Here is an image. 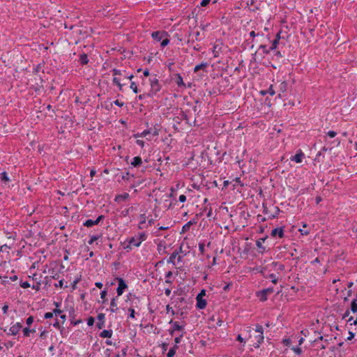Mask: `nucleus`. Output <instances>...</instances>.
Wrapping results in <instances>:
<instances>
[{
    "label": "nucleus",
    "mask_w": 357,
    "mask_h": 357,
    "mask_svg": "<svg viewBox=\"0 0 357 357\" xmlns=\"http://www.w3.org/2000/svg\"><path fill=\"white\" fill-rule=\"evenodd\" d=\"M245 149H241V144L233 137H228L225 144V164H238L241 167V162L243 161L241 159Z\"/></svg>",
    "instance_id": "f257e3e1"
},
{
    "label": "nucleus",
    "mask_w": 357,
    "mask_h": 357,
    "mask_svg": "<svg viewBox=\"0 0 357 357\" xmlns=\"http://www.w3.org/2000/svg\"><path fill=\"white\" fill-rule=\"evenodd\" d=\"M238 108L237 98L231 92L225 93V111H227L225 114H234Z\"/></svg>",
    "instance_id": "f03ea898"
},
{
    "label": "nucleus",
    "mask_w": 357,
    "mask_h": 357,
    "mask_svg": "<svg viewBox=\"0 0 357 357\" xmlns=\"http://www.w3.org/2000/svg\"><path fill=\"white\" fill-rule=\"evenodd\" d=\"M230 239V245L229 246L228 250H227V255L228 257H232V260H235L236 257L235 254H238L239 256L242 258V252L241 249L239 247V242L236 238H234L232 236H229Z\"/></svg>",
    "instance_id": "7ed1b4c3"
},
{
    "label": "nucleus",
    "mask_w": 357,
    "mask_h": 357,
    "mask_svg": "<svg viewBox=\"0 0 357 357\" xmlns=\"http://www.w3.org/2000/svg\"><path fill=\"white\" fill-rule=\"evenodd\" d=\"M148 235L145 232L138 233L135 236L132 237L128 241L129 246L138 248L141 245L142 243L147 239Z\"/></svg>",
    "instance_id": "20e7f679"
},
{
    "label": "nucleus",
    "mask_w": 357,
    "mask_h": 357,
    "mask_svg": "<svg viewBox=\"0 0 357 357\" xmlns=\"http://www.w3.org/2000/svg\"><path fill=\"white\" fill-rule=\"evenodd\" d=\"M151 90L147 93L148 97H153L160 90L161 85L156 77L150 79Z\"/></svg>",
    "instance_id": "39448f33"
},
{
    "label": "nucleus",
    "mask_w": 357,
    "mask_h": 357,
    "mask_svg": "<svg viewBox=\"0 0 357 357\" xmlns=\"http://www.w3.org/2000/svg\"><path fill=\"white\" fill-rule=\"evenodd\" d=\"M271 52V50H270V47H268L266 44H260L258 50L252 54V59L256 61V56L257 54L263 59L265 55L269 54Z\"/></svg>",
    "instance_id": "423d86ee"
},
{
    "label": "nucleus",
    "mask_w": 357,
    "mask_h": 357,
    "mask_svg": "<svg viewBox=\"0 0 357 357\" xmlns=\"http://www.w3.org/2000/svg\"><path fill=\"white\" fill-rule=\"evenodd\" d=\"M125 71H121V70L116 69V68H114L112 70V74L114 76L113 79H112V82H113V84H114L118 86V87H119L120 91L122 90V87H123V85H125V84H121V79L119 77H118V76L123 75V73Z\"/></svg>",
    "instance_id": "0eeeda50"
},
{
    "label": "nucleus",
    "mask_w": 357,
    "mask_h": 357,
    "mask_svg": "<svg viewBox=\"0 0 357 357\" xmlns=\"http://www.w3.org/2000/svg\"><path fill=\"white\" fill-rule=\"evenodd\" d=\"M274 289L273 287H268L266 289H264L261 291H258L256 292L257 297L259 299L260 301L264 302L268 299V295L272 294Z\"/></svg>",
    "instance_id": "6e6552de"
},
{
    "label": "nucleus",
    "mask_w": 357,
    "mask_h": 357,
    "mask_svg": "<svg viewBox=\"0 0 357 357\" xmlns=\"http://www.w3.org/2000/svg\"><path fill=\"white\" fill-rule=\"evenodd\" d=\"M115 280L118 282V287L116 289L117 296H120L128 288V285L122 278L116 277Z\"/></svg>",
    "instance_id": "1a4fd4ad"
},
{
    "label": "nucleus",
    "mask_w": 357,
    "mask_h": 357,
    "mask_svg": "<svg viewBox=\"0 0 357 357\" xmlns=\"http://www.w3.org/2000/svg\"><path fill=\"white\" fill-rule=\"evenodd\" d=\"M22 328V324L20 322H17L10 327L8 331L6 332V334L8 335H16Z\"/></svg>",
    "instance_id": "9d476101"
},
{
    "label": "nucleus",
    "mask_w": 357,
    "mask_h": 357,
    "mask_svg": "<svg viewBox=\"0 0 357 357\" xmlns=\"http://www.w3.org/2000/svg\"><path fill=\"white\" fill-rule=\"evenodd\" d=\"M179 252L180 251H178L177 250H174L168 259L167 263L175 266L176 259L177 260V262H180L182 260V257L178 255Z\"/></svg>",
    "instance_id": "9b49d317"
},
{
    "label": "nucleus",
    "mask_w": 357,
    "mask_h": 357,
    "mask_svg": "<svg viewBox=\"0 0 357 357\" xmlns=\"http://www.w3.org/2000/svg\"><path fill=\"white\" fill-rule=\"evenodd\" d=\"M169 35L167 32L165 31H157L151 33L153 39L158 42L161 41L165 37H167Z\"/></svg>",
    "instance_id": "f8f14e48"
},
{
    "label": "nucleus",
    "mask_w": 357,
    "mask_h": 357,
    "mask_svg": "<svg viewBox=\"0 0 357 357\" xmlns=\"http://www.w3.org/2000/svg\"><path fill=\"white\" fill-rule=\"evenodd\" d=\"M172 325V328L169 330V333L173 335L176 331L183 332L184 331V326L181 325L178 321H173L172 320L169 322Z\"/></svg>",
    "instance_id": "ddd939ff"
},
{
    "label": "nucleus",
    "mask_w": 357,
    "mask_h": 357,
    "mask_svg": "<svg viewBox=\"0 0 357 357\" xmlns=\"http://www.w3.org/2000/svg\"><path fill=\"white\" fill-rule=\"evenodd\" d=\"M305 158V154L303 153V152L301 151V149H298L296 154L294 155H292L291 158H290V160L291 161H294L296 163H301L303 161V159Z\"/></svg>",
    "instance_id": "4468645a"
},
{
    "label": "nucleus",
    "mask_w": 357,
    "mask_h": 357,
    "mask_svg": "<svg viewBox=\"0 0 357 357\" xmlns=\"http://www.w3.org/2000/svg\"><path fill=\"white\" fill-rule=\"evenodd\" d=\"M284 227H279L274 228L271 233V235L272 237H279L280 238H282L284 236Z\"/></svg>",
    "instance_id": "2eb2a0df"
},
{
    "label": "nucleus",
    "mask_w": 357,
    "mask_h": 357,
    "mask_svg": "<svg viewBox=\"0 0 357 357\" xmlns=\"http://www.w3.org/2000/svg\"><path fill=\"white\" fill-rule=\"evenodd\" d=\"M267 238L268 236H266L256 241V245L259 249V253L263 254L266 251V248L262 245V243L264 242L267 239Z\"/></svg>",
    "instance_id": "dca6fc26"
},
{
    "label": "nucleus",
    "mask_w": 357,
    "mask_h": 357,
    "mask_svg": "<svg viewBox=\"0 0 357 357\" xmlns=\"http://www.w3.org/2000/svg\"><path fill=\"white\" fill-rule=\"evenodd\" d=\"M212 68L213 71H217L216 75L222 76L223 74V68L220 66V61L217 62H213L212 63Z\"/></svg>",
    "instance_id": "f3484780"
},
{
    "label": "nucleus",
    "mask_w": 357,
    "mask_h": 357,
    "mask_svg": "<svg viewBox=\"0 0 357 357\" xmlns=\"http://www.w3.org/2000/svg\"><path fill=\"white\" fill-rule=\"evenodd\" d=\"M222 44L221 43L215 44L213 48L214 57H218L222 52Z\"/></svg>",
    "instance_id": "a211bd4d"
},
{
    "label": "nucleus",
    "mask_w": 357,
    "mask_h": 357,
    "mask_svg": "<svg viewBox=\"0 0 357 357\" xmlns=\"http://www.w3.org/2000/svg\"><path fill=\"white\" fill-rule=\"evenodd\" d=\"M250 40L251 39L252 42L259 43V37H264V34L263 33H255V31H252L249 33Z\"/></svg>",
    "instance_id": "6ab92c4d"
},
{
    "label": "nucleus",
    "mask_w": 357,
    "mask_h": 357,
    "mask_svg": "<svg viewBox=\"0 0 357 357\" xmlns=\"http://www.w3.org/2000/svg\"><path fill=\"white\" fill-rule=\"evenodd\" d=\"M253 249L254 246L252 243L246 242L243 246V249L241 250L242 255L247 256Z\"/></svg>",
    "instance_id": "aec40b11"
},
{
    "label": "nucleus",
    "mask_w": 357,
    "mask_h": 357,
    "mask_svg": "<svg viewBox=\"0 0 357 357\" xmlns=\"http://www.w3.org/2000/svg\"><path fill=\"white\" fill-rule=\"evenodd\" d=\"M105 314L103 313L98 314L97 319H98V323H97V327L99 329L105 327Z\"/></svg>",
    "instance_id": "412c9836"
},
{
    "label": "nucleus",
    "mask_w": 357,
    "mask_h": 357,
    "mask_svg": "<svg viewBox=\"0 0 357 357\" xmlns=\"http://www.w3.org/2000/svg\"><path fill=\"white\" fill-rule=\"evenodd\" d=\"M256 342L252 344V347L257 349L260 347V344L264 342V335L259 334L255 336Z\"/></svg>",
    "instance_id": "4be33fe9"
},
{
    "label": "nucleus",
    "mask_w": 357,
    "mask_h": 357,
    "mask_svg": "<svg viewBox=\"0 0 357 357\" xmlns=\"http://www.w3.org/2000/svg\"><path fill=\"white\" fill-rule=\"evenodd\" d=\"M197 300V304L196 306L198 309H204L206 306V301L203 298H196Z\"/></svg>",
    "instance_id": "5701e85b"
},
{
    "label": "nucleus",
    "mask_w": 357,
    "mask_h": 357,
    "mask_svg": "<svg viewBox=\"0 0 357 357\" xmlns=\"http://www.w3.org/2000/svg\"><path fill=\"white\" fill-rule=\"evenodd\" d=\"M119 310L117 306V298H113L110 302L109 310L111 312H116Z\"/></svg>",
    "instance_id": "b1692460"
},
{
    "label": "nucleus",
    "mask_w": 357,
    "mask_h": 357,
    "mask_svg": "<svg viewBox=\"0 0 357 357\" xmlns=\"http://www.w3.org/2000/svg\"><path fill=\"white\" fill-rule=\"evenodd\" d=\"M208 66V63L206 62H202L197 66H195L194 68V72L195 73H197L198 71L201 70H206V68Z\"/></svg>",
    "instance_id": "393cba45"
},
{
    "label": "nucleus",
    "mask_w": 357,
    "mask_h": 357,
    "mask_svg": "<svg viewBox=\"0 0 357 357\" xmlns=\"http://www.w3.org/2000/svg\"><path fill=\"white\" fill-rule=\"evenodd\" d=\"M157 250L160 255L166 253V244L165 242H160L157 245Z\"/></svg>",
    "instance_id": "a878e982"
},
{
    "label": "nucleus",
    "mask_w": 357,
    "mask_h": 357,
    "mask_svg": "<svg viewBox=\"0 0 357 357\" xmlns=\"http://www.w3.org/2000/svg\"><path fill=\"white\" fill-rule=\"evenodd\" d=\"M129 197H130V195L128 192H125V193L121 194V195H117L114 198V201L115 202L125 201V200L128 199Z\"/></svg>",
    "instance_id": "bb28decb"
},
{
    "label": "nucleus",
    "mask_w": 357,
    "mask_h": 357,
    "mask_svg": "<svg viewBox=\"0 0 357 357\" xmlns=\"http://www.w3.org/2000/svg\"><path fill=\"white\" fill-rule=\"evenodd\" d=\"M112 330H103L100 333V337L102 338H110L112 336Z\"/></svg>",
    "instance_id": "cd10ccee"
},
{
    "label": "nucleus",
    "mask_w": 357,
    "mask_h": 357,
    "mask_svg": "<svg viewBox=\"0 0 357 357\" xmlns=\"http://www.w3.org/2000/svg\"><path fill=\"white\" fill-rule=\"evenodd\" d=\"M271 266L277 271H282L284 270V265L280 262L273 261L271 264Z\"/></svg>",
    "instance_id": "c85d7f7f"
},
{
    "label": "nucleus",
    "mask_w": 357,
    "mask_h": 357,
    "mask_svg": "<svg viewBox=\"0 0 357 357\" xmlns=\"http://www.w3.org/2000/svg\"><path fill=\"white\" fill-rule=\"evenodd\" d=\"M142 163V160L139 156H135L133 158L132 161L131 162V165L136 167L141 165Z\"/></svg>",
    "instance_id": "c756f323"
},
{
    "label": "nucleus",
    "mask_w": 357,
    "mask_h": 357,
    "mask_svg": "<svg viewBox=\"0 0 357 357\" xmlns=\"http://www.w3.org/2000/svg\"><path fill=\"white\" fill-rule=\"evenodd\" d=\"M0 180L5 184L8 183L10 181L8 176V174L6 172L0 173Z\"/></svg>",
    "instance_id": "7c9ffc66"
},
{
    "label": "nucleus",
    "mask_w": 357,
    "mask_h": 357,
    "mask_svg": "<svg viewBox=\"0 0 357 357\" xmlns=\"http://www.w3.org/2000/svg\"><path fill=\"white\" fill-rule=\"evenodd\" d=\"M288 89V83L287 81H283L279 86V91L282 93L287 92Z\"/></svg>",
    "instance_id": "2f4dec72"
},
{
    "label": "nucleus",
    "mask_w": 357,
    "mask_h": 357,
    "mask_svg": "<svg viewBox=\"0 0 357 357\" xmlns=\"http://www.w3.org/2000/svg\"><path fill=\"white\" fill-rule=\"evenodd\" d=\"M222 218V214L221 212V206H220L218 209H217V208L215 209V214H214V216H213V219L214 220H221Z\"/></svg>",
    "instance_id": "473e14b6"
},
{
    "label": "nucleus",
    "mask_w": 357,
    "mask_h": 357,
    "mask_svg": "<svg viewBox=\"0 0 357 357\" xmlns=\"http://www.w3.org/2000/svg\"><path fill=\"white\" fill-rule=\"evenodd\" d=\"M308 225L306 223L303 222V228L299 229L301 235H308L310 234V229H307Z\"/></svg>",
    "instance_id": "72a5a7b5"
},
{
    "label": "nucleus",
    "mask_w": 357,
    "mask_h": 357,
    "mask_svg": "<svg viewBox=\"0 0 357 357\" xmlns=\"http://www.w3.org/2000/svg\"><path fill=\"white\" fill-rule=\"evenodd\" d=\"M13 246V243H5L0 247L1 252H7L8 250L11 249Z\"/></svg>",
    "instance_id": "f704fd0d"
},
{
    "label": "nucleus",
    "mask_w": 357,
    "mask_h": 357,
    "mask_svg": "<svg viewBox=\"0 0 357 357\" xmlns=\"http://www.w3.org/2000/svg\"><path fill=\"white\" fill-rule=\"evenodd\" d=\"M79 62L82 65H86L89 63V59L86 54H82L79 56Z\"/></svg>",
    "instance_id": "c9c22d12"
},
{
    "label": "nucleus",
    "mask_w": 357,
    "mask_h": 357,
    "mask_svg": "<svg viewBox=\"0 0 357 357\" xmlns=\"http://www.w3.org/2000/svg\"><path fill=\"white\" fill-rule=\"evenodd\" d=\"M139 218H140V221L139 223V228L143 229L145 227L144 225L146 224V215H145V214H141Z\"/></svg>",
    "instance_id": "e433bc0d"
},
{
    "label": "nucleus",
    "mask_w": 357,
    "mask_h": 357,
    "mask_svg": "<svg viewBox=\"0 0 357 357\" xmlns=\"http://www.w3.org/2000/svg\"><path fill=\"white\" fill-rule=\"evenodd\" d=\"M350 310L353 313H356V312H357V299H353L351 301V305H350Z\"/></svg>",
    "instance_id": "4c0bfd02"
},
{
    "label": "nucleus",
    "mask_w": 357,
    "mask_h": 357,
    "mask_svg": "<svg viewBox=\"0 0 357 357\" xmlns=\"http://www.w3.org/2000/svg\"><path fill=\"white\" fill-rule=\"evenodd\" d=\"M178 349L177 345H174L172 348H171L167 354V357H174L176 354V349Z\"/></svg>",
    "instance_id": "58836bf2"
},
{
    "label": "nucleus",
    "mask_w": 357,
    "mask_h": 357,
    "mask_svg": "<svg viewBox=\"0 0 357 357\" xmlns=\"http://www.w3.org/2000/svg\"><path fill=\"white\" fill-rule=\"evenodd\" d=\"M274 208H275V213L273 214L268 215V219L271 220V219H274V218H277L278 215H279L280 212L281 211L278 206H275Z\"/></svg>",
    "instance_id": "ea45409f"
},
{
    "label": "nucleus",
    "mask_w": 357,
    "mask_h": 357,
    "mask_svg": "<svg viewBox=\"0 0 357 357\" xmlns=\"http://www.w3.org/2000/svg\"><path fill=\"white\" fill-rule=\"evenodd\" d=\"M253 42L250 41V38H246L243 45H244V48L245 49L246 47H248L250 49L254 48V45L252 44Z\"/></svg>",
    "instance_id": "a19ab883"
},
{
    "label": "nucleus",
    "mask_w": 357,
    "mask_h": 357,
    "mask_svg": "<svg viewBox=\"0 0 357 357\" xmlns=\"http://www.w3.org/2000/svg\"><path fill=\"white\" fill-rule=\"evenodd\" d=\"M279 43H280L279 40L273 39L271 41V45L270 46V50H271V51L275 50L278 48Z\"/></svg>",
    "instance_id": "79ce46f5"
},
{
    "label": "nucleus",
    "mask_w": 357,
    "mask_h": 357,
    "mask_svg": "<svg viewBox=\"0 0 357 357\" xmlns=\"http://www.w3.org/2000/svg\"><path fill=\"white\" fill-rule=\"evenodd\" d=\"M176 82L178 86H185L183 78L180 74L177 75Z\"/></svg>",
    "instance_id": "37998d69"
},
{
    "label": "nucleus",
    "mask_w": 357,
    "mask_h": 357,
    "mask_svg": "<svg viewBox=\"0 0 357 357\" xmlns=\"http://www.w3.org/2000/svg\"><path fill=\"white\" fill-rule=\"evenodd\" d=\"M83 225L86 227H91L94 225H96L94 220H86L84 223Z\"/></svg>",
    "instance_id": "c03bdc74"
},
{
    "label": "nucleus",
    "mask_w": 357,
    "mask_h": 357,
    "mask_svg": "<svg viewBox=\"0 0 357 357\" xmlns=\"http://www.w3.org/2000/svg\"><path fill=\"white\" fill-rule=\"evenodd\" d=\"M266 278L271 279V282L273 284H277L278 283V278H276V276H275V275L274 273H271V274L267 275V278Z\"/></svg>",
    "instance_id": "a18cd8bd"
},
{
    "label": "nucleus",
    "mask_w": 357,
    "mask_h": 357,
    "mask_svg": "<svg viewBox=\"0 0 357 357\" xmlns=\"http://www.w3.org/2000/svg\"><path fill=\"white\" fill-rule=\"evenodd\" d=\"M100 237H101V235H98V236L93 235V236H90V239H89V241H88V243H89V245H91V244H93L96 241H97L98 239H99Z\"/></svg>",
    "instance_id": "49530a36"
},
{
    "label": "nucleus",
    "mask_w": 357,
    "mask_h": 357,
    "mask_svg": "<svg viewBox=\"0 0 357 357\" xmlns=\"http://www.w3.org/2000/svg\"><path fill=\"white\" fill-rule=\"evenodd\" d=\"M151 130H144L142 133H137L135 137H146L148 135H149L150 133H151Z\"/></svg>",
    "instance_id": "de8ad7c7"
},
{
    "label": "nucleus",
    "mask_w": 357,
    "mask_h": 357,
    "mask_svg": "<svg viewBox=\"0 0 357 357\" xmlns=\"http://www.w3.org/2000/svg\"><path fill=\"white\" fill-rule=\"evenodd\" d=\"M262 270L261 266H256L253 268H251V271L254 273H260V271Z\"/></svg>",
    "instance_id": "09e8293b"
},
{
    "label": "nucleus",
    "mask_w": 357,
    "mask_h": 357,
    "mask_svg": "<svg viewBox=\"0 0 357 357\" xmlns=\"http://www.w3.org/2000/svg\"><path fill=\"white\" fill-rule=\"evenodd\" d=\"M6 238H7V242L6 243H13V245L14 244L15 237H14L13 235H12L11 234L8 233L6 234Z\"/></svg>",
    "instance_id": "8fccbe9b"
},
{
    "label": "nucleus",
    "mask_w": 357,
    "mask_h": 357,
    "mask_svg": "<svg viewBox=\"0 0 357 357\" xmlns=\"http://www.w3.org/2000/svg\"><path fill=\"white\" fill-rule=\"evenodd\" d=\"M130 89L132 90V91L135 93H138V89H137V86L135 82H131L130 83Z\"/></svg>",
    "instance_id": "3c124183"
},
{
    "label": "nucleus",
    "mask_w": 357,
    "mask_h": 357,
    "mask_svg": "<svg viewBox=\"0 0 357 357\" xmlns=\"http://www.w3.org/2000/svg\"><path fill=\"white\" fill-rule=\"evenodd\" d=\"M255 331L259 333L261 335H264V328L263 326L260 324L256 325Z\"/></svg>",
    "instance_id": "603ef678"
},
{
    "label": "nucleus",
    "mask_w": 357,
    "mask_h": 357,
    "mask_svg": "<svg viewBox=\"0 0 357 357\" xmlns=\"http://www.w3.org/2000/svg\"><path fill=\"white\" fill-rule=\"evenodd\" d=\"M107 290H103L100 292V298L102 300V303H105L107 301L106 296H107Z\"/></svg>",
    "instance_id": "864d4df0"
},
{
    "label": "nucleus",
    "mask_w": 357,
    "mask_h": 357,
    "mask_svg": "<svg viewBox=\"0 0 357 357\" xmlns=\"http://www.w3.org/2000/svg\"><path fill=\"white\" fill-rule=\"evenodd\" d=\"M169 43V40L168 39V36H167V37H165V38L161 40L160 45H161L162 47H164L167 46Z\"/></svg>",
    "instance_id": "5fc2aeb1"
},
{
    "label": "nucleus",
    "mask_w": 357,
    "mask_h": 357,
    "mask_svg": "<svg viewBox=\"0 0 357 357\" xmlns=\"http://www.w3.org/2000/svg\"><path fill=\"white\" fill-rule=\"evenodd\" d=\"M267 94L273 96L275 94V91L273 89V86L271 84L268 89H266Z\"/></svg>",
    "instance_id": "6e6d98bb"
},
{
    "label": "nucleus",
    "mask_w": 357,
    "mask_h": 357,
    "mask_svg": "<svg viewBox=\"0 0 357 357\" xmlns=\"http://www.w3.org/2000/svg\"><path fill=\"white\" fill-rule=\"evenodd\" d=\"M291 350H293L297 355H301L303 352L302 349L299 347H293Z\"/></svg>",
    "instance_id": "4d7b16f0"
},
{
    "label": "nucleus",
    "mask_w": 357,
    "mask_h": 357,
    "mask_svg": "<svg viewBox=\"0 0 357 357\" xmlns=\"http://www.w3.org/2000/svg\"><path fill=\"white\" fill-rule=\"evenodd\" d=\"M30 333H31V330L29 328L26 327L23 329V335L24 337H29L30 335Z\"/></svg>",
    "instance_id": "13d9d810"
},
{
    "label": "nucleus",
    "mask_w": 357,
    "mask_h": 357,
    "mask_svg": "<svg viewBox=\"0 0 357 357\" xmlns=\"http://www.w3.org/2000/svg\"><path fill=\"white\" fill-rule=\"evenodd\" d=\"M183 337V333H182L180 335H178V337H176L174 338V342H175V345H176L177 344H179L181 342V340Z\"/></svg>",
    "instance_id": "bf43d9fd"
},
{
    "label": "nucleus",
    "mask_w": 357,
    "mask_h": 357,
    "mask_svg": "<svg viewBox=\"0 0 357 357\" xmlns=\"http://www.w3.org/2000/svg\"><path fill=\"white\" fill-rule=\"evenodd\" d=\"M326 135L328 136L330 138H333L337 135V132L334 130H329Z\"/></svg>",
    "instance_id": "052dcab7"
},
{
    "label": "nucleus",
    "mask_w": 357,
    "mask_h": 357,
    "mask_svg": "<svg viewBox=\"0 0 357 357\" xmlns=\"http://www.w3.org/2000/svg\"><path fill=\"white\" fill-rule=\"evenodd\" d=\"M80 278H77L75 279L73 282L71 284L72 289L75 290L77 288V284L79 282Z\"/></svg>",
    "instance_id": "680f3d73"
},
{
    "label": "nucleus",
    "mask_w": 357,
    "mask_h": 357,
    "mask_svg": "<svg viewBox=\"0 0 357 357\" xmlns=\"http://www.w3.org/2000/svg\"><path fill=\"white\" fill-rule=\"evenodd\" d=\"M33 316H29L26 319V324L28 325V326H30L33 324Z\"/></svg>",
    "instance_id": "e2e57ef3"
},
{
    "label": "nucleus",
    "mask_w": 357,
    "mask_h": 357,
    "mask_svg": "<svg viewBox=\"0 0 357 357\" xmlns=\"http://www.w3.org/2000/svg\"><path fill=\"white\" fill-rule=\"evenodd\" d=\"M191 225V222H188L183 226L182 231L183 232L188 231Z\"/></svg>",
    "instance_id": "0e129e2a"
},
{
    "label": "nucleus",
    "mask_w": 357,
    "mask_h": 357,
    "mask_svg": "<svg viewBox=\"0 0 357 357\" xmlns=\"http://www.w3.org/2000/svg\"><path fill=\"white\" fill-rule=\"evenodd\" d=\"M54 287L56 288H63L64 287V280H60L58 283L54 284Z\"/></svg>",
    "instance_id": "69168bd1"
},
{
    "label": "nucleus",
    "mask_w": 357,
    "mask_h": 357,
    "mask_svg": "<svg viewBox=\"0 0 357 357\" xmlns=\"http://www.w3.org/2000/svg\"><path fill=\"white\" fill-rule=\"evenodd\" d=\"M199 250L201 254H204V250H205V245H204V243H199Z\"/></svg>",
    "instance_id": "338daca9"
},
{
    "label": "nucleus",
    "mask_w": 357,
    "mask_h": 357,
    "mask_svg": "<svg viewBox=\"0 0 357 357\" xmlns=\"http://www.w3.org/2000/svg\"><path fill=\"white\" fill-rule=\"evenodd\" d=\"M20 286L24 289H26L31 287L30 284L27 281L21 282Z\"/></svg>",
    "instance_id": "774afa93"
}]
</instances>
